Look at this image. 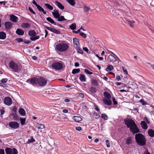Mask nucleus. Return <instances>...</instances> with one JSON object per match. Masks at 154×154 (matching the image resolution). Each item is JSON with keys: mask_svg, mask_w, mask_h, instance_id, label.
<instances>
[{"mask_svg": "<svg viewBox=\"0 0 154 154\" xmlns=\"http://www.w3.org/2000/svg\"><path fill=\"white\" fill-rule=\"evenodd\" d=\"M124 122L125 125L128 128H129L130 131L133 134H137L140 132L137 126L133 119H126L124 120Z\"/></svg>", "mask_w": 154, "mask_h": 154, "instance_id": "f257e3e1", "label": "nucleus"}, {"mask_svg": "<svg viewBox=\"0 0 154 154\" xmlns=\"http://www.w3.org/2000/svg\"><path fill=\"white\" fill-rule=\"evenodd\" d=\"M135 138L137 144L140 146H144L146 144V139L144 136L142 134L138 133L135 135Z\"/></svg>", "mask_w": 154, "mask_h": 154, "instance_id": "f03ea898", "label": "nucleus"}, {"mask_svg": "<svg viewBox=\"0 0 154 154\" xmlns=\"http://www.w3.org/2000/svg\"><path fill=\"white\" fill-rule=\"evenodd\" d=\"M69 47V45L67 43L63 42L57 44L55 48L59 52H64L66 51Z\"/></svg>", "mask_w": 154, "mask_h": 154, "instance_id": "7ed1b4c3", "label": "nucleus"}, {"mask_svg": "<svg viewBox=\"0 0 154 154\" xmlns=\"http://www.w3.org/2000/svg\"><path fill=\"white\" fill-rule=\"evenodd\" d=\"M9 66L15 72H17L20 70L17 64L13 61H11L10 62Z\"/></svg>", "mask_w": 154, "mask_h": 154, "instance_id": "20e7f679", "label": "nucleus"}, {"mask_svg": "<svg viewBox=\"0 0 154 154\" xmlns=\"http://www.w3.org/2000/svg\"><path fill=\"white\" fill-rule=\"evenodd\" d=\"M47 80L46 79L42 77L38 78V84L40 86H44L47 84Z\"/></svg>", "mask_w": 154, "mask_h": 154, "instance_id": "39448f33", "label": "nucleus"}, {"mask_svg": "<svg viewBox=\"0 0 154 154\" xmlns=\"http://www.w3.org/2000/svg\"><path fill=\"white\" fill-rule=\"evenodd\" d=\"M52 67L53 69L55 70H59L62 68L63 65L62 63L60 62H54L52 64Z\"/></svg>", "mask_w": 154, "mask_h": 154, "instance_id": "423d86ee", "label": "nucleus"}, {"mask_svg": "<svg viewBox=\"0 0 154 154\" xmlns=\"http://www.w3.org/2000/svg\"><path fill=\"white\" fill-rule=\"evenodd\" d=\"M4 103L8 106H10L12 103L11 99L9 97H5L3 99Z\"/></svg>", "mask_w": 154, "mask_h": 154, "instance_id": "0eeeda50", "label": "nucleus"}, {"mask_svg": "<svg viewBox=\"0 0 154 154\" xmlns=\"http://www.w3.org/2000/svg\"><path fill=\"white\" fill-rule=\"evenodd\" d=\"M9 125L11 128L16 129L19 127V124L17 122H10L9 124Z\"/></svg>", "mask_w": 154, "mask_h": 154, "instance_id": "6e6552de", "label": "nucleus"}, {"mask_svg": "<svg viewBox=\"0 0 154 154\" xmlns=\"http://www.w3.org/2000/svg\"><path fill=\"white\" fill-rule=\"evenodd\" d=\"M107 61L109 63H113L116 61V58L112 55H109L107 58Z\"/></svg>", "mask_w": 154, "mask_h": 154, "instance_id": "1a4fd4ad", "label": "nucleus"}, {"mask_svg": "<svg viewBox=\"0 0 154 154\" xmlns=\"http://www.w3.org/2000/svg\"><path fill=\"white\" fill-rule=\"evenodd\" d=\"M45 27L48 30L56 34H59L61 33L60 31L57 30L55 29L52 28L50 27L46 26H45Z\"/></svg>", "mask_w": 154, "mask_h": 154, "instance_id": "9d476101", "label": "nucleus"}, {"mask_svg": "<svg viewBox=\"0 0 154 154\" xmlns=\"http://www.w3.org/2000/svg\"><path fill=\"white\" fill-rule=\"evenodd\" d=\"M13 24L10 22H6L5 23V27L7 30H9L12 27Z\"/></svg>", "mask_w": 154, "mask_h": 154, "instance_id": "9b49d317", "label": "nucleus"}, {"mask_svg": "<svg viewBox=\"0 0 154 154\" xmlns=\"http://www.w3.org/2000/svg\"><path fill=\"white\" fill-rule=\"evenodd\" d=\"M73 40L75 48V47L80 46L79 39L76 37L74 38H73Z\"/></svg>", "mask_w": 154, "mask_h": 154, "instance_id": "f8f14e48", "label": "nucleus"}, {"mask_svg": "<svg viewBox=\"0 0 154 154\" xmlns=\"http://www.w3.org/2000/svg\"><path fill=\"white\" fill-rule=\"evenodd\" d=\"M38 78H32L30 80V84L32 85L38 84Z\"/></svg>", "mask_w": 154, "mask_h": 154, "instance_id": "ddd939ff", "label": "nucleus"}, {"mask_svg": "<svg viewBox=\"0 0 154 154\" xmlns=\"http://www.w3.org/2000/svg\"><path fill=\"white\" fill-rule=\"evenodd\" d=\"M52 14L54 17L56 19H57L60 16L58 11L56 9L54 10V12H52Z\"/></svg>", "mask_w": 154, "mask_h": 154, "instance_id": "4468645a", "label": "nucleus"}, {"mask_svg": "<svg viewBox=\"0 0 154 154\" xmlns=\"http://www.w3.org/2000/svg\"><path fill=\"white\" fill-rule=\"evenodd\" d=\"M10 19L11 21L16 23L18 20V18L12 14L10 16Z\"/></svg>", "mask_w": 154, "mask_h": 154, "instance_id": "2eb2a0df", "label": "nucleus"}, {"mask_svg": "<svg viewBox=\"0 0 154 154\" xmlns=\"http://www.w3.org/2000/svg\"><path fill=\"white\" fill-rule=\"evenodd\" d=\"M55 4L60 9L63 10L64 9V6L62 5L60 2L57 1H55Z\"/></svg>", "mask_w": 154, "mask_h": 154, "instance_id": "dca6fc26", "label": "nucleus"}, {"mask_svg": "<svg viewBox=\"0 0 154 154\" xmlns=\"http://www.w3.org/2000/svg\"><path fill=\"white\" fill-rule=\"evenodd\" d=\"M72 119L74 121L76 122H79L82 120V118L80 116H75L72 117Z\"/></svg>", "mask_w": 154, "mask_h": 154, "instance_id": "f3484780", "label": "nucleus"}, {"mask_svg": "<svg viewBox=\"0 0 154 154\" xmlns=\"http://www.w3.org/2000/svg\"><path fill=\"white\" fill-rule=\"evenodd\" d=\"M21 26L22 27L24 28H28L30 27L31 24L28 23H24L21 24Z\"/></svg>", "mask_w": 154, "mask_h": 154, "instance_id": "a211bd4d", "label": "nucleus"}, {"mask_svg": "<svg viewBox=\"0 0 154 154\" xmlns=\"http://www.w3.org/2000/svg\"><path fill=\"white\" fill-rule=\"evenodd\" d=\"M16 33L18 35H22L24 34L23 30L20 29H17L16 31Z\"/></svg>", "mask_w": 154, "mask_h": 154, "instance_id": "6ab92c4d", "label": "nucleus"}, {"mask_svg": "<svg viewBox=\"0 0 154 154\" xmlns=\"http://www.w3.org/2000/svg\"><path fill=\"white\" fill-rule=\"evenodd\" d=\"M141 125L142 128L146 130L148 128V126L145 122L142 121L141 122Z\"/></svg>", "mask_w": 154, "mask_h": 154, "instance_id": "aec40b11", "label": "nucleus"}, {"mask_svg": "<svg viewBox=\"0 0 154 154\" xmlns=\"http://www.w3.org/2000/svg\"><path fill=\"white\" fill-rule=\"evenodd\" d=\"M149 135L151 137H154V130L152 129H149L148 131Z\"/></svg>", "mask_w": 154, "mask_h": 154, "instance_id": "412c9836", "label": "nucleus"}, {"mask_svg": "<svg viewBox=\"0 0 154 154\" xmlns=\"http://www.w3.org/2000/svg\"><path fill=\"white\" fill-rule=\"evenodd\" d=\"M103 101L105 104L108 105H111L112 104V101L110 99H104L103 100Z\"/></svg>", "mask_w": 154, "mask_h": 154, "instance_id": "4be33fe9", "label": "nucleus"}, {"mask_svg": "<svg viewBox=\"0 0 154 154\" xmlns=\"http://www.w3.org/2000/svg\"><path fill=\"white\" fill-rule=\"evenodd\" d=\"M36 34V32L33 30H30L28 32V35L31 37H34Z\"/></svg>", "mask_w": 154, "mask_h": 154, "instance_id": "5701e85b", "label": "nucleus"}, {"mask_svg": "<svg viewBox=\"0 0 154 154\" xmlns=\"http://www.w3.org/2000/svg\"><path fill=\"white\" fill-rule=\"evenodd\" d=\"M19 112L21 116H25L26 115L25 111L24 109L22 108H20L19 109Z\"/></svg>", "mask_w": 154, "mask_h": 154, "instance_id": "b1692460", "label": "nucleus"}, {"mask_svg": "<svg viewBox=\"0 0 154 154\" xmlns=\"http://www.w3.org/2000/svg\"><path fill=\"white\" fill-rule=\"evenodd\" d=\"M6 38V34L3 32H0V39H4Z\"/></svg>", "mask_w": 154, "mask_h": 154, "instance_id": "393cba45", "label": "nucleus"}, {"mask_svg": "<svg viewBox=\"0 0 154 154\" xmlns=\"http://www.w3.org/2000/svg\"><path fill=\"white\" fill-rule=\"evenodd\" d=\"M36 7L39 11H42L45 14H46V11L40 6L38 5Z\"/></svg>", "mask_w": 154, "mask_h": 154, "instance_id": "a878e982", "label": "nucleus"}, {"mask_svg": "<svg viewBox=\"0 0 154 154\" xmlns=\"http://www.w3.org/2000/svg\"><path fill=\"white\" fill-rule=\"evenodd\" d=\"M90 91L92 93H95L97 91V89L95 87H91L89 88Z\"/></svg>", "mask_w": 154, "mask_h": 154, "instance_id": "bb28decb", "label": "nucleus"}, {"mask_svg": "<svg viewBox=\"0 0 154 154\" xmlns=\"http://www.w3.org/2000/svg\"><path fill=\"white\" fill-rule=\"evenodd\" d=\"M103 95L106 99H110L111 98V95L107 92L105 91Z\"/></svg>", "mask_w": 154, "mask_h": 154, "instance_id": "cd10ccee", "label": "nucleus"}, {"mask_svg": "<svg viewBox=\"0 0 154 154\" xmlns=\"http://www.w3.org/2000/svg\"><path fill=\"white\" fill-rule=\"evenodd\" d=\"M79 79L82 82H85L86 80L85 75L83 74L80 75Z\"/></svg>", "mask_w": 154, "mask_h": 154, "instance_id": "c85d7f7f", "label": "nucleus"}, {"mask_svg": "<svg viewBox=\"0 0 154 154\" xmlns=\"http://www.w3.org/2000/svg\"><path fill=\"white\" fill-rule=\"evenodd\" d=\"M75 48L77 50V52L82 54H83V51L82 50V49L80 48V46L75 47Z\"/></svg>", "mask_w": 154, "mask_h": 154, "instance_id": "c756f323", "label": "nucleus"}, {"mask_svg": "<svg viewBox=\"0 0 154 154\" xmlns=\"http://www.w3.org/2000/svg\"><path fill=\"white\" fill-rule=\"evenodd\" d=\"M46 20L49 22L54 25H57V23L54 21L50 17H48L46 18Z\"/></svg>", "mask_w": 154, "mask_h": 154, "instance_id": "7c9ffc66", "label": "nucleus"}, {"mask_svg": "<svg viewBox=\"0 0 154 154\" xmlns=\"http://www.w3.org/2000/svg\"><path fill=\"white\" fill-rule=\"evenodd\" d=\"M5 151L6 154H12V149L11 148L7 147L5 149Z\"/></svg>", "mask_w": 154, "mask_h": 154, "instance_id": "2f4dec72", "label": "nucleus"}, {"mask_svg": "<svg viewBox=\"0 0 154 154\" xmlns=\"http://www.w3.org/2000/svg\"><path fill=\"white\" fill-rule=\"evenodd\" d=\"M92 116L93 117L96 119H98L100 117L99 114L95 112H93Z\"/></svg>", "mask_w": 154, "mask_h": 154, "instance_id": "473e14b6", "label": "nucleus"}, {"mask_svg": "<svg viewBox=\"0 0 154 154\" xmlns=\"http://www.w3.org/2000/svg\"><path fill=\"white\" fill-rule=\"evenodd\" d=\"M91 83L95 86H97L98 85L97 81L96 79H92L91 81Z\"/></svg>", "mask_w": 154, "mask_h": 154, "instance_id": "72a5a7b5", "label": "nucleus"}, {"mask_svg": "<svg viewBox=\"0 0 154 154\" xmlns=\"http://www.w3.org/2000/svg\"><path fill=\"white\" fill-rule=\"evenodd\" d=\"M126 143L128 145H129L132 143V138L131 137L127 138L126 140Z\"/></svg>", "mask_w": 154, "mask_h": 154, "instance_id": "f704fd0d", "label": "nucleus"}, {"mask_svg": "<svg viewBox=\"0 0 154 154\" xmlns=\"http://www.w3.org/2000/svg\"><path fill=\"white\" fill-rule=\"evenodd\" d=\"M66 1L72 6H74L75 4V0H66Z\"/></svg>", "mask_w": 154, "mask_h": 154, "instance_id": "c9c22d12", "label": "nucleus"}, {"mask_svg": "<svg viewBox=\"0 0 154 154\" xmlns=\"http://www.w3.org/2000/svg\"><path fill=\"white\" fill-rule=\"evenodd\" d=\"M113 67L111 65H108L106 69V70L107 72H109L113 69Z\"/></svg>", "mask_w": 154, "mask_h": 154, "instance_id": "e433bc0d", "label": "nucleus"}, {"mask_svg": "<svg viewBox=\"0 0 154 154\" xmlns=\"http://www.w3.org/2000/svg\"><path fill=\"white\" fill-rule=\"evenodd\" d=\"M126 20L128 22V24L131 27H133L134 26L133 23H135L134 21H131L129 20Z\"/></svg>", "mask_w": 154, "mask_h": 154, "instance_id": "4c0bfd02", "label": "nucleus"}, {"mask_svg": "<svg viewBox=\"0 0 154 154\" xmlns=\"http://www.w3.org/2000/svg\"><path fill=\"white\" fill-rule=\"evenodd\" d=\"M80 70L79 69H74L72 70V74L79 73Z\"/></svg>", "mask_w": 154, "mask_h": 154, "instance_id": "58836bf2", "label": "nucleus"}, {"mask_svg": "<svg viewBox=\"0 0 154 154\" xmlns=\"http://www.w3.org/2000/svg\"><path fill=\"white\" fill-rule=\"evenodd\" d=\"M45 6L50 10H52L53 9V7L48 4L45 3Z\"/></svg>", "mask_w": 154, "mask_h": 154, "instance_id": "ea45409f", "label": "nucleus"}, {"mask_svg": "<svg viewBox=\"0 0 154 154\" xmlns=\"http://www.w3.org/2000/svg\"><path fill=\"white\" fill-rule=\"evenodd\" d=\"M69 28L72 30H74L76 28V25L75 23H72L70 26Z\"/></svg>", "mask_w": 154, "mask_h": 154, "instance_id": "a19ab883", "label": "nucleus"}, {"mask_svg": "<svg viewBox=\"0 0 154 154\" xmlns=\"http://www.w3.org/2000/svg\"><path fill=\"white\" fill-rule=\"evenodd\" d=\"M36 127L38 129H43L45 128L44 125L41 124H38L36 125Z\"/></svg>", "mask_w": 154, "mask_h": 154, "instance_id": "79ce46f5", "label": "nucleus"}, {"mask_svg": "<svg viewBox=\"0 0 154 154\" xmlns=\"http://www.w3.org/2000/svg\"><path fill=\"white\" fill-rule=\"evenodd\" d=\"M20 120L22 125H24L25 124L26 119L25 118H20Z\"/></svg>", "mask_w": 154, "mask_h": 154, "instance_id": "37998d69", "label": "nucleus"}, {"mask_svg": "<svg viewBox=\"0 0 154 154\" xmlns=\"http://www.w3.org/2000/svg\"><path fill=\"white\" fill-rule=\"evenodd\" d=\"M58 21H62L63 20H66V19H65L64 16H60V17L57 18Z\"/></svg>", "mask_w": 154, "mask_h": 154, "instance_id": "c03bdc74", "label": "nucleus"}, {"mask_svg": "<svg viewBox=\"0 0 154 154\" xmlns=\"http://www.w3.org/2000/svg\"><path fill=\"white\" fill-rule=\"evenodd\" d=\"M0 116L2 118L3 117V115L5 114V111L4 110V108L0 109Z\"/></svg>", "mask_w": 154, "mask_h": 154, "instance_id": "a18cd8bd", "label": "nucleus"}, {"mask_svg": "<svg viewBox=\"0 0 154 154\" xmlns=\"http://www.w3.org/2000/svg\"><path fill=\"white\" fill-rule=\"evenodd\" d=\"M102 117L104 119L107 120L108 119V116L105 113H103L101 115Z\"/></svg>", "mask_w": 154, "mask_h": 154, "instance_id": "49530a36", "label": "nucleus"}, {"mask_svg": "<svg viewBox=\"0 0 154 154\" xmlns=\"http://www.w3.org/2000/svg\"><path fill=\"white\" fill-rule=\"evenodd\" d=\"M90 10V8H89L85 5H84V10L85 12H88Z\"/></svg>", "mask_w": 154, "mask_h": 154, "instance_id": "de8ad7c7", "label": "nucleus"}, {"mask_svg": "<svg viewBox=\"0 0 154 154\" xmlns=\"http://www.w3.org/2000/svg\"><path fill=\"white\" fill-rule=\"evenodd\" d=\"M12 154H17L18 153V152L17 149L15 148H13L12 149Z\"/></svg>", "mask_w": 154, "mask_h": 154, "instance_id": "09e8293b", "label": "nucleus"}, {"mask_svg": "<svg viewBox=\"0 0 154 154\" xmlns=\"http://www.w3.org/2000/svg\"><path fill=\"white\" fill-rule=\"evenodd\" d=\"M85 72L89 75H92L93 73L92 72L90 71L88 69H85Z\"/></svg>", "mask_w": 154, "mask_h": 154, "instance_id": "8fccbe9b", "label": "nucleus"}, {"mask_svg": "<svg viewBox=\"0 0 154 154\" xmlns=\"http://www.w3.org/2000/svg\"><path fill=\"white\" fill-rule=\"evenodd\" d=\"M16 40L18 43H20L23 42V40L21 38H16Z\"/></svg>", "mask_w": 154, "mask_h": 154, "instance_id": "3c124183", "label": "nucleus"}, {"mask_svg": "<svg viewBox=\"0 0 154 154\" xmlns=\"http://www.w3.org/2000/svg\"><path fill=\"white\" fill-rule=\"evenodd\" d=\"M112 100L113 104L114 105H116L118 104V102L116 100V99L114 97H113L112 98Z\"/></svg>", "mask_w": 154, "mask_h": 154, "instance_id": "603ef678", "label": "nucleus"}, {"mask_svg": "<svg viewBox=\"0 0 154 154\" xmlns=\"http://www.w3.org/2000/svg\"><path fill=\"white\" fill-rule=\"evenodd\" d=\"M122 70H123L124 72L127 75L128 74V71H127V69H126V68L125 67L123 66L122 67Z\"/></svg>", "mask_w": 154, "mask_h": 154, "instance_id": "864d4df0", "label": "nucleus"}, {"mask_svg": "<svg viewBox=\"0 0 154 154\" xmlns=\"http://www.w3.org/2000/svg\"><path fill=\"white\" fill-rule=\"evenodd\" d=\"M79 34L81 36H82L84 38H85L87 37L86 34L83 32H80Z\"/></svg>", "mask_w": 154, "mask_h": 154, "instance_id": "5fc2aeb1", "label": "nucleus"}, {"mask_svg": "<svg viewBox=\"0 0 154 154\" xmlns=\"http://www.w3.org/2000/svg\"><path fill=\"white\" fill-rule=\"evenodd\" d=\"M11 115L13 116V118L17 119L18 118V116L16 113H12Z\"/></svg>", "mask_w": 154, "mask_h": 154, "instance_id": "6e6d98bb", "label": "nucleus"}, {"mask_svg": "<svg viewBox=\"0 0 154 154\" xmlns=\"http://www.w3.org/2000/svg\"><path fill=\"white\" fill-rule=\"evenodd\" d=\"M35 141V140L32 137L30 139L28 140V141L29 143H32Z\"/></svg>", "mask_w": 154, "mask_h": 154, "instance_id": "4d7b16f0", "label": "nucleus"}, {"mask_svg": "<svg viewBox=\"0 0 154 154\" xmlns=\"http://www.w3.org/2000/svg\"><path fill=\"white\" fill-rule=\"evenodd\" d=\"M78 95L79 97H80L82 98H83L84 97V94L82 93H78Z\"/></svg>", "mask_w": 154, "mask_h": 154, "instance_id": "13d9d810", "label": "nucleus"}, {"mask_svg": "<svg viewBox=\"0 0 154 154\" xmlns=\"http://www.w3.org/2000/svg\"><path fill=\"white\" fill-rule=\"evenodd\" d=\"M106 145L107 147H109L110 146V144L109 143V141L108 140H106Z\"/></svg>", "mask_w": 154, "mask_h": 154, "instance_id": "bf43d9fd", "label": "nucleus"}, {"mask_svg": "<svg viewBox=\"0 0 154 154\" xmlns=\"http://www.w3.org/2000/svg\"><path fill=\"white\" fill-rule=\"evenodd\" d=\"M17 110V108L15 106H14L12 109V111L14 112L13 113H16Z\"/></svg>", "mask_w": 154, "mask_h": 154, "instance_id": "052dcab7", "label": "nucleus"}, {"mask_svg": "<svg viewBox=\"0 0 154 154\" xmlns=\"http://www.w3.org/2000/svg\"><path fill=\"white\" fill-rule=\"evenodd\" d=\"M29 10L33 14H36V13L33 11V9L31 7H29Z\"/></svg>", "mask_w": 154, "mask_h": 154, "instance_id": "680f3d73", "label": "nucleus"}, {"mask_svg": "<svg viewBox=\"0 0 154 154\" xmlns=\"http://www.w3.org/2000/svg\"><path fill=\"white\" fill-rule=\"evenodd\" d=\"M7 79L6 78L3 79H2V80H1V82L2 83H6L7 81Z\"/></svg>", "mask_w": 154, "mask_h": 154, "instance_id": "e2e57ef3", "label": "nucleus"}, {"mask_svg": "<svg viewBox=\"0 0 154 154\" xmlns=\"http://www.w3.org/2000/svg\"><path fill=\"white\" fill-rule=\"evenodd\" d=\"M75 129L78 131H80L82 129V128L80 126L76 127H75Z\"/></svg>", "mask_w": 154, "mask_h": 154, "instance_id": "0e129e2a", "label": "nucleus"}, {"mask_svg": "<svg viewBox=\"0 0 154 154\" xmlns=\"http://www.w3.org/2000/svg\"><path fill=\"white\" fill-rule=\"evenodd\" d=\"M140 102L142 104V105H146V102L145 101H144L143 99H141L140 100Z\"/></svg>", "mask_w": 154, "mask_h": 154, "instance_id": "69168bd1", "label": "nucleus"}, {"mask_svg": "<svg viewBox=\"0 0 154 154\" xmlns=\"http://www.w3.org/2000/svg\"><path fill=\"white\" fill-rule=\"evenodd\" d=\"M144 119L146 121L147 123L149 124L150 123V121L148 120V119L146 117H144Z\"/></svg>", "mask_w": 154, "mask_h": 154, "instance_id": "338daca9", "label": "nucleus"}, {"mask_svg": "<svg viewBox=\"0 0 154 154\" xmlns=\"http://www.w3.org/2000/svg\"><path fill=\"white\" fill-rule=\"evenodd\" d=\"M0 154H5L4 149H0Z\"/></svg>", "mask_w": 154, "mask_h": 154, "instance_id": "774afa93", "label": "nucleus"}]
</instances>
